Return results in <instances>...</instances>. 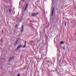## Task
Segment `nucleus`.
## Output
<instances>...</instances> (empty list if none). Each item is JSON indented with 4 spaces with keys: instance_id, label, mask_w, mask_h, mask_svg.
<instances>
[{
    "instance_id": "obj_1",
    "label": "nucleus",
    "mask_w": 76,
    "mask_h": 76,
    "mask_svg": "<svg viewBox=\"0 0 76 76\" xmlns=\"http://www.w3.org/2000/svg\"><path fill=\"white\" fill-rule=\"evenodd\" d=\"M52 9L51 10V11H52L51 12V16H53V13H54V8L52 7Z\"/></svg>"
},
{
    "instance_id": "obj_2",
    "label": "nucleus",
    "mask_w": 76,
    "mask_h": 76,
    "mask_svg": "<svg viewBox=\"0 0 76 76\" xmlns=\"http://www.w3.org/2000/svg\"><path fill=\"white\" fill-rule=\"evenodd\" d=\"M38 13H33L32 14V15L33 16H35V15H38Z\"/></svg>"
},
{
    "instance_id": "obj_3",
    "label": "nucleus",
    "mask_w": 76,
    "mask_h": 76,
    "mask_svg": "<svg viewBox=\"0 0 76 76\" xmlns=\"http://www.w3.org/2000/svg\"><path fill=\"white\" fill-rule=\"evenodd\" d=\"M28 4H27L25 8L24 11H25V10H26V9H27V7H28Z\"/></svg>"
},
{
    "instance_id": "obj_4",
    "label": "nucleus",
    "mask_w": 76,
    "mask_h": 76,
    "mask_svg": "<svg viewBox=\"0 0 76 76\" xmlns=\"http://www.w3.org/2000/svg\"><path fill=\"white\" fill-rule=\"evenodd\" d=\"M23 31V26H22L21 27V32H22Z\"/></svg>"
},
{
    "instance_id": "obj_5",
    "label": "nucleus",
    "mask_w": 76,
    "mask_h": 76,
    "mask_svg": "<svg viewBox=\"0 0 76 76\" xmlns=\"http://www.w3.org/2000/svg\"><path fill=\"white\" fill-rule=\"evenodd\" d=\"M13 58H14V57H10V61H12V60H13Z\"/></svg>"
},
{
    "instance_id": "obj_6",
    "label": "nucleus",
    "mask_w": 76,
    "mask_h": 76,
    "mask_svg": "<svg viewBox=\"0 0 76 76\" xmlns=\"http://www.w3.org/2000/svg\"><path fill=\"white\" fill-rule=\"evenodd\" d=\"M22 47V45H20L17 48V50H18V49H19V48H20V47Z\"/></svg>"
},
{
    "instance_id": "obj_7",
    "label": "nucleus",
    "mask_w": 76,
    "mask_h": 76,
    "mask_svg": "<svg viewBox=\"0 0 76 76\" xmlns=\"http://www.w3.org/2000/svg\"><path fill=\"white\" fill-rule=\"evenodd\" d=\"M17 43H18V41H17L15 42V43L14 44V46H16V45L17 44Z\"/></svg>"
},
{
    "instance_id": "obj_8",
    "label": "nucleus",
    "mask_w": 76,
    "mask_h": 76,
    "mask_svg": "<svg viewBox=\"0 0 76 76\" xmlns=\"http://www.w3.org/2000/svg\"><path fill=\"white\" fill-rule=\"evenodd\" d=\"M64 42H63V41H62V42H61V44H64Z\"/></svg>"
},
{
    "instance_id": "obj_9",
    "label": "nucleus",
    "mask_w": 76,
    "mask_h": 76,
    "mask_svg": "<svg viewBox=\"0 0 76 76\" xmlns=\"http://www.w3.org/2000/svg\"><path fill=\"white\" fill-rule=\"evenodd\" d=\"M23 48H25L26 47V44H25L24 46L23 47Z\"/></svg>"
},
{
    "instance_id": "obj_10",
    "label": "nucleus",
    "mask_w": 76,
    "mask_h": 76,
    "mask_svg": "<svg viewBox=\"0 0 76 76\" xmlns=\"http://www.w3.org/2000/svg\"><path fill=\"white\" fill-rule=\"evenodd\" d=\"M63 49V50H65V47H64L63 48H62Z\"/></svg>"
},
{
    "instance_id": "obj_11",
    "label": "nucleus",
    "mask_w": 76,
    "mask_h": 76,
    "mask_svg": "<svg viewBox=\"0 0 76 76\" xmlns=\"http://www.w3.org/2000/svg\"><path fill=\"white\" fill-rule=\"evenodd\" d=\"M26 44V41H25V44Z\"/></svg>"
},
{
    "instance_id": "obj_12",
    "label": "nucleus",
    "mask_w": 76,
    "mask_h": 76,
    "mask_svg": "<svg viewBox=\"0 0 76 76\" xmlns=\"http://www.w3.org/2000/svg\"><path fill=\"white\" fill-rule=\"evenodd\" d=\"M2 32L3 34L4 33V31H2Z\"/></svg>"
},
{
    "instance_id": "obj_13",
    "label": "nucleus",
    "mask_w": 76,
    "mask_h": 76,
    "mask_svg": "<svg viewBox=\"0 0 76 76\" xmlns=\"http://www.w3.org/2000/svg\"><path fill=\"white\" fill-rule=\"evenodd\" d=\"M17 27V24H16L15 25V27Z\"/></svg>"
},
{
    "instance_id": "obj_14",
    "label": "nucleus",
    "mask_w": 76,
    "mask_h": 76,
    "mask_svg": "<svg viewBox=\"0 0 76 76\" xmlns=\"http://www.w3.org/2000/svg\"><path fill=\"white\" fill-rule=\"evenodd\" d=\"M17 76H20V75L19 74H18Z\"/></svg>"
},
{
    "instance_id": "obj_15",
    "label": "nucleus",
    "mask_w": 76,
    "mask_h": 76,
    "mask_svg": "<svg viewBox=\"0 0 76 76\" xmlns=\"http://www.w3.org/2000/svg\"><path fill=\"white\" fill-rule=\"evenodd\" d=\"M65 24H67V22H65Z\"/></svg>"
},
{
    "instance_id": "obj_16",
    "label": "nucleus",
    "mask_w": 76,
    "mask_h": 76,
    "mask_svg": "<svg viewBox=\"0 0 76 76\" xmlns=\"http://www.w3.org/2000/svg\"><path fill=\"white\" fill-rule=\"evenodd\" d=\"M9 12H10V9H9Z\"/></svg>"
},
{
    "instance_id": "obj_17",
    "label": "nucleus",
    "mask_w": 76,
    "mask_h": 76,
    "mask_svg": "<svg viewBox=\"0 0 76 76\" xmlns=\"http://www.w3.org/2000/svg\"><path fill=\"white\" fill-rule=\"evenodd\" d=\"M66 24H65V26H66Z\"/></svg>"
},
{
    "instance_id": "obj_18",
    "label": "nucleus",
    "mask_w": 76,
    "mask_h": 76,
    "mask_svg": "<svg viewBox=\"0 0 76 76\" xmlns=\"http://www.w3.org/2000/svg\"><path fill=\"white\" fill-rule=\"evenodd\" d=\"M23 1L24 2V1H25V0H23Z\"/></svg>"
},
{
    "instance_id": "obj_19",
    "label": "nucleus",
    "mask_w": 76,
    "mask_h": 76,
    "mask_svg": "<svg viewBox=\"0 0 76 76\" xmlns=\"http://www.w3.org/2000/svg\"><path fill=\"white\" fill-rule=\"evenodd\" d=\"M11 11V10H10V12Z\"/></svg>"
},
{
    "instance_id": "obj_20",
    "label": "nucleus",
    "mask_w": 76,
    "mask_h": 76,
    "mask_svg": "<svg viewBox=\"0 0 76 76\" xmlns=\"http://www.w3.org/2000/svg\"><path fill=\"white\" fill-rule=\"evenodd\" d=\"M75 41H76V39L75 40Z\"/></svg>"
}]
</instances>
